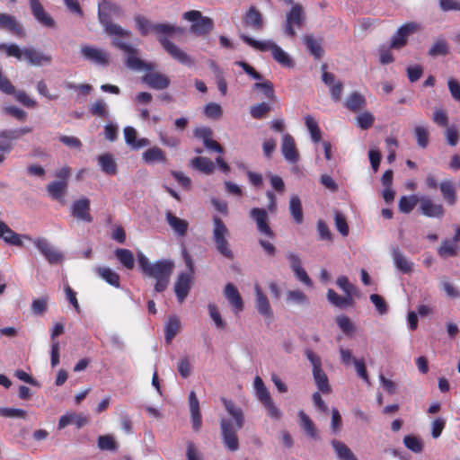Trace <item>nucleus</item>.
Wrapping results in <instances>:
<instances>
[{
    "mask_svg": "<svg viewBox=\"0 0 460 460\" xmlns=\"http://www.w3.org/2000/svg\"><path fill=\"white\" fill-rule=\"evenodd\" d=\"M112 44L128 55L126 66L128 68L136 71H149V73L142 76L143 83L155 90H164L169 87L171 84L170 78L164 74L152 72L156 67V65L140 59L138 57L139 50L117 39L113 40Z\"/></svg>",
    "mask_w": 460,
    "mask_h": 460,
    "instance_id": "nucleus-1",
    "label": "nucleus"
},
{
    "mask_svg": "<svg viewBox=\"0 0 460 460\" xmlns=\"http://www.w3.org/2000/svg\"><path fill=\"white\" fill-rule=\"evenodd\" d=\"M222 402L225 405L226 411L231 415L234 420V424L226 419H221L220 429L221 437L225 447L232 452L239 449V440L237 437V430L244 426V416L243 410L236 406L235 403L226 398H222Z\"/></svg>",
    "mask_w": 460,
    "mask_h": 460,
    "instance_id": "nucleus-2",
    "label": "nucleus"
},
{
    "mask_svg": "<svg viewBox=\"0 0 460 460\" xmlns=\"http://www.w3.org/2000/svg\"><path fill=\"white\" fill-rule=\"evenodd\" d=\"M137 262L142 271L156 280L155 292H163L167 288L170 277L174 269V263L170 260H161L151 263L141 252L137 253Z\"/></svg>",
    "mask_w": 460,
    "mask_h": 460,
    "instance_id": "nucleus-3",
    "label": "nucleus"
},
{
    "mask_svg": "<svg viewBox=\"0 0 460 460\" xmlns=\"http://www.w3.org/2000/svg\"><path fill=\"white\" fill-rule=\"evenodd\" d=\"M123 12L115 3L102 0L98 4V18L105 31L111 36L128 37L130 31L111 22V16L120 17Z\"/></svg>",
    "mask_w": 460,
    "mask_h": 460,
    "instance_id": "nucleus-4",
    "label": "nucleus"
},
{
    "mask_svg": "<svg viewBox=\"0 0 460 460\" xmlns=\"http://www.w3.org/2000/svg\"><path fill=\"white\" fill-rule=\"evenodd\" d=\"M239 37L244 43L248 44L250 47L255 49H258L262 52L270 51L274 60L280 64L281 66L286 67H292L294 66V62L292 58L289 57V55L287 52H285L279 46H278L274 41L256 40L243 33H241Z\"/></svg>",
    "mask_w": 460,
    "mask_h": 460,
    "instance_id": "nucleus-5",
    "label": "nucleus"
},
{
    "mask_svg": "<svg viewBox=\"0 0 460 460\" xmlns=\"http://www.w3.org/2000/svg\"><path fill=\"white\" fill-rule=\"evenodd\" d=\"M135 22L142 35L146 36L152 31L157 36L159 42L161 37L173 36L184 32V29L181 27L168 23H152L146 17L141 15H136Z\"/></svg>",
    "mask_w": 460,
    "mask_h": 460,
    "instance_id": "nucleus-6",
    "label": "nucleus"
},
{
    "mask_svg": "<svg viewBox=\"0 0 460 460\" xmlns=\"http://www.w3.org/2000/svg\"><path fill=\"white\" fill-rule=\"evenodd\" d=\"M229 236L230 232L223 220L218 217H214L212 239L215 243L216 250L226 259L233 260L234 255L230 248Z\"/></svg>",
    "mask_w": 460,
    "mask_h": 460,
    "instance_id": "nucleus-7",
    "label": "nucleus"
},
{
    "mask_svg": "<svg viewBox=\"0 0 460 460\" xmlns=\"http://www.w3.org/2000/svg\"><path fill=\"white\" fill-rule=\"evenodd\" d=\"M183 18L193 22L190 31L197 36L206 35L214 28L213 20L209 17L202 16V13L197 10L184 13Z\"/></svg>",
    "mask_w": 460,
    "mask_h": 460,
    "instance_id": "nucleus-8",
    "label": "nucleus"
},
{
    "mask_svg": "<svg viewBox=\"0 0 460 460\" xmlns=\"http://www.w3.org/2000/svg\"><path fill=\"white\" fill-rule=\"evenodd\" d=\"M305 13L300 4H295L286 14V21L283 25L284 33L289 37H295L296 32L294 27L302 28L305 22Z\"/></svg>",
    "mask_w": 460,
    "mask_h": 460,
    "instance_id": "nucleus-9",
    "label": "nucleus"
},
{
    "mask_svg": "<svg viewBox=\"0 0 460 460\" xmlns=\"http://www.w3.org/2000/svg\"><path fill=\"white\" fill-rule=\"evenodd\" d=\"M419 211L427 217L441 219L445 216V208L441 203H436L431 198L423 196L419 200Z\"/></svg>",
    "mask_w": 460,
    "mask_h": 460,
    "instance_id": "nucleus-10",
    "label": "nucleus"
},
{
    "mask_svg": "<svg viewBox=\"0 0 460 460\" xmlns=\"http://www.w3.org/2000/svg\"><path fill=\"white\" fill-rule=\"evenodd\" d=\"M419 30V25L416 22H408L397 30V31L393 35L390 41V48L394 49H400L403 46H405L408 42V37L411 34H413Z\"/></svg>",
    "mask_w": 460,
    "mask_h": 460,
    "instance_id": "nucleus-11",
    "label": "nucleus"
},
{
    "mask_svg": "<svg viewBox=\"0 0 460 460\" xmlns=\"http://www.w3.org/2000/svg\"><path fill=\"white\" fill-rule=\"evenodd\" d=\"M160 44L173 59L177 60L182 65L190 66L194 64V59L176 44L170 41L167 39V36L160 38Z\"/></svg>",
    "mask_w": 460,
    "mask_h": 460,
    "instance_id": "nucleus-12",
    "label": "nucleus"
},
{
    "mask_svg": "<svg viewBox=\"0 0 460 460\" xmlns=\"http://www.w3.org/2000/svg\"><path fill=\"white\" fill-rule=\"evenodd\" d=\"M40 253L46 258L50 264L60 263L64 256L63 254L56 250L49 242L45 238H37L31 240Z\"/></svg>",
    "mask_w": 460,
    "mask_h": 460,
    "instance_id": "nucleus-13",
    "label": "nucleus"
},
{
    "mask_svg": "<svg viewBox=\"0 0 460 460\" xmlns=\"http://www.w3.org/2000/svg\"><path fill=\"white\" fill-rule=\"evenodd\" d=\"M193 283V277L190 273L180 272L174 283V293L179 303H182L188 296Z\"/></svg>",
    "mask_w": 460,
    "mask_h": 460,
    "instance_id": "nucleus-14",
    "label": "nucleus"
},
{
    "mask_svg": "<svg viewBox=\"0 0 460 460\" xmlns=\"http://www.w3.org/2000/svg\"><path fill=\"white\" fill-rule=\"evenodd\" d=\"M250 217L256 222L257 229L270 238L274 237V233L269 226V216L264 208H254L250 211Z\"/></svg>",
    "mask_w": 460,
    "mask_h": 460,
    "instance_id": "nucleus-15",
    "label": "nucleus"
},
{
    "mask_svg": "<svg viewBox=\"0 0 460 460\" xmlns=\"http://www.w3.org/2000/svg\"><path fill=\"white\" fill-rule=\"evenodd\" d=\"M29 4L32 15L40 24L48 28H56L55 20L45 11L40 0H29Z\"/></svg>",
    "mask_w": 460,
    "mask_h": 460,
    "instance_id": "nucleus-16",
    "label": "nucleus"
},
{
    "mask_svg": "<svg viewBox=\"0 0 460 460\" xmlns=\"http://www.w3.org/2000/svg\"><path fill=\"white\" fill-rule=\"evenodd\" d=\"M81 53L85 59L95 64L101 66H107L109 64L110 56L105 50L92 46H83L81 48Z\"/></svg>",
    "mask_w": 460,
    "mask_h": 460,
    "instance_id": "nucleus-17",
    "label": "nucleus"
},
{
    "mask_svg": "<svg viewBox=\"0 0 460 460\" xmlns=\"http://www.w3.org/2000/svg\"><path fill=\"white\" fill-rule=\"evenodd\" d=\"M0 29H6L21 38L25 36V30L22 23L14 16L5 13H0Z\"/></svg>",
    "mask_w": 460,
    "mask_h": 460,
    "instance_id": "nucleus-18",
    "label": "nucleus"
},
{
    "mask_svg": "<svg viewBox=\"0 0 460 460\" xmlns=\"http://www.w3.org/2000/svg\"><path fill=\"white\" fill-rule=\"evenodd\" d=\"M255 307L258 313L268 319H271L273 316V311L270 307V301L266 295L262 292L261 287L259 285H255Z\"/></svg>",
    "mask_w": 460,
    "mask_h": 460,
    "instance_id": "nucleus-19",
    "label": "nucleus"
},
{
    "mask_svg": "<svg viewBox=\"0 0 460 460\" xmlns=\"http://www.w3.org/2000/svg\"><path fill=\"white\" fill-rule=\"evenodd\" d=\"M22 238L31 240L29 235H21L13 231L4 222L0 221V239H3L7 244L14 246H22Z\"/></svg>",
    "mask_w": 460,
    "mask_h": 460,
    "instance_id": "nucleus-20",
    "label": "nucleus"
},
{
    "mask_svg": "<svg viewBox=\"0 0 460 460\" xmlns=\"http://www.w3.org/2000/svg\"><path fill=\"white\" fill-rule=\"evenodd\" d=\"M90 200L87 198H83L74 202L72 206V215L78 220L91 223L93 217L90 215Z\"/></svg>",
    "mask_w": 460,
    "mask_h": 460,
    "instance_id": "nucleus-21",
    "label": "nucleus"
},
{
    "mask_svg": "<svg viewBox=\"0 0 460 460\" xmlns=\"http://www.w3.org/2000/svg\"><path fill=\"white\" fill-rule=\"evenodd\" d=\"M281 151L285 159L290 163H296L299 157L296 143L292 136L285 134L282 137Z\"/></svg>",
    "mask_w": 460,
    "mask_h": 460,
    "instance_id": "nucleus-22",
    "label": "nucleus"
},
{
    "mask_svg": "<svg viewBox=\"0 0 460 460\" xmlns=\"http://www.w3.org/2000/svg\"><path fill=\"white\" fill-rule=\"evenodd\" d=\"M23 58L31 66H40L43 64H50L52 58L50 56L44 54L34 48H27L23 49Z\"/></svg>",
    "mask_w": 460,
    "mask_h": 460,
    "instance_id": "nucleus-23",
    "label": "nucleus"
},
{
    "mask_svg": "<svg viewBox=\"0 0 460 460\" xmlns=\"http://www.w3.org/2000/svg\"><path fill=\"white\" fill-rule=\"evenodd\" d=\"M303 42L310 55L315 59H321L323 57L324 49L322 47L323 40L321 38L316 39L312 34H306L303 36Z\"/></svg>",
    "mask_w": 460,
    "mask_h": 460,
    "instance_id": "nucleus-24",
    "label": "nucleus"
},
{
    "mask_svg": "<svg viewBox=\"0 0 460 460\" xmlns=\"http://www.w3.org/2000/svg\"><path fill=\"white\" fill-rule=\"evenodd\" d=\"M392 256L396 269L402 273L409 274L412 271L413 263L406 258L398 246L393 247Z\"/></svg>",
    "mask_w": 460,
    "mask_h": 460,
    "instance_id": "nucleus-25",
    "label": "nucleus"
},
{
    "mask_svg": "<svg viewBox=\"0 0 460 460\" xmlns=\"http://www.w3.org/2000/svg\"><path fill=\"white\" fill-rule=\"evenodd\" d=\"M366 104L367 101L365 96L358 92L350 93L344 102V107L352 112L361 111Z\"/></svg>",
    "mask_w": 460,
    "mask_h": 460,
    "instance_id": "nucleus-26",
    "label": "nucleus"
},
{
    "mask_svg": "<svg viewBox=\"0 0 460 460\" xmlns=\"http://www.w3.org/2000/svg\"><path fill=\"white\" fill-rule=\"evenodd\" d=\"M88 420L83 414L68 413L60 417L58 421V429H62L69 424H75L78 429L87 424Z\"/></svg>",
    "mask_w": 460,
    "mask_h": 460,
    "instance_id": "nucleus-27",
    "label": "nucleus"
},
{
    "mask_svg": "<svg viewBox=\"0 0 460 460\" xmlns=\"http://www.w3.org/2000/svg\"><path fill=\"white\" fill-rule=\"evenodd\" d=\"M224 295L226 298L238 312L243 309V299L234 284H226V286L225 287Z\"/></svg>",
    "mask_w": 460,
    "mask_h": 460,
    "instance_id": "nucleus-28",
    "label": "nucleus"
},
{
    "mask_svg": "<svg viewBox=\"0 0 460 460\" xmlns=\"http://www.w3.org/2000/svg\"><path fill=\"white\" fill-rule=\"evenodd\" d=\"M243 22L256 31L261 30L263 25L261 13L254 6L249 8L243 17Z\"/></svg>",
    "mask_w": 460,
    "mask_h": 460,
    "instance_id": "nucleus-29",
    "label": "nucleus"
},
{
    "mask_svg": "<svg viewBox=\"0 0 460 460\" xmlns=\"http://www.w3.org/2000/svg\"><path fill=\"white\" fill-rule=\"evenodd\" d=\"M142 158L146 164H164L167 161L164 152L158 146H154L145 151L142 155Z\"/></svg>",
    "mask_w": 460,
    "mask_h": 460,
    "instance_id": "nucleus-30",
    "label": "nucleus"
},
{
    "mask_svg": "<svg viewBox=\"0 0 460 460\" xmlns=\"http://www.w3.org/2000/svg\"><path fill=\"white\" fill-rule=\"evenodd\" d=\"M327 299L331 304L339 308L352 306L354 304L352 297L347 295L346 296H341L331 288L327 292Z\"/></svg>",
    "mask_w": 460,
    "mask_h": 460,
    "instance_id": "nucleus-31",
    "label": "nucleus"
},
{
    "mask_svg": "<svg viewBox=\"0 0 460 460\" xmlns=\"http://www.w3.org/2000/svg\"><path fill=\"white\" fill-rule=\"evenodd\" d=\"M166 221L168 225L179 234L185 235L188 230V222L172 215L170 211L166 213Z\"/></svg>",
    "mask_w": 460,
    "mask_h": 460,
    "instance_id": "nucleus-32",
    "label": "nucleus"
},
{
    "mask_svg": "<svg viewBox=\"0 0 460 460\" xmlns=\"http://www.w3.org/2000/svg\"><path fill=\"white\" fill-rule=\"evenodd\" d=\"M439 189L442 193L443 199L447 201V203L450 206L455 205L457 197L453 182L449 180L443 181L439 184Z\"/></svg>",
    "mask_w": 460,
    "mask_h": 460,
    "instance_id": "nucleus-33",
    "label": "nucleus"
},
{
    "mask_svg": "<svg viewBox=\"0 0 460 460\" xmlns=\"http://www.w3.org/2000/svg\"><path fill=\"white\" fill-rule=\"evenodd\" d=\"M332 446L340 460H358L357 456L343 442L333 439Z\"/></svg>",
    "mask_w": 460,
    "mask_h": 460,
    "instance_id": "nucleus-34",
    "label": "nucleus"
},
{
    "mask_svg": "<svg viewBox=\"0 0 460 460\" xmlns=\"http://www.w3.org/2000/svg\"><path fill=\"white\" fill-rule=\"evenodd\" d=\"M98 161L102 172L111 175L117 173V164L111 154L107 153L101 155L98 157Z\"/></svg>",
    "mask_w": 460,
    "mask_h": 460,
    "instance_id": "nucleus-35",
    "label": "nucleus"
},
{
    "mask_svg": "<svg viewBox=\"0 0 460 460\" xmlns=\"http://www.w3.org/2000/svg\"><path fill=\"white\" fill-rule=\"evenodd\" d=\"M190 164L196 170L207 174H211L215 171V164L208 158L204 156H197L190 161Z\"/></svg>",
    "mask_w": 460,
    "mask_h": 460,
    "instance_id": "nucleus-36",
    "label": "nucleus"
},
{
    "mask_svg": "<svg viewBox=\"0 0 460 460\" xmlns=\"http://www.w3.org/2000/svg\"><path fill=\"white\" fill-rule=\"evenodd\" d=\"M115 256L119 262L128 270H132L135 266L134 254L130 250L118 248L115 250Z\"/></svg>",
    "mask_w": 460,
    "mask_h": 460,
    "instance_id": "nucleus-37",
    "label": "nucleus"
},
{
    "mask_svg": "<svg viewBox=\"0 0 460 460\" xmlns=\"http://www.w3.org/2000/svg\"><path fill=\"white\" fill-rule=\"evenodd\" d=\"M67 189L66 181H52L47 186V190L51 198L61 200Z\"/></svg>",
    "mask_w": 460,
    "mask_h": 460,
    "instance_id": "nucleus-38",
    "label": "nucleus"
},
{
    "mask_svg": "<svg viewBox=\"0 0 460 460\" xmlns=\"http://www.w3.org/2000/svg\"><path fill=\"white\" fill-rule=\"evenodd\" d=\"M289 211L296 224L303 222L304 215L302 203L298 196L294 195L289 200Z\"/></svg>",
    "mask_w": 460,
    "mask_h": 460,
    "instance_id": "nucleus-39",
    "label": "nucleus"
},
{
    "mask_svg": "<svg viewBox=\"0 0 460 460\" xmlns=\"http://www.w3.org/2000/svg\"><path fill=\"white\" fill-rule=\"evenodd\" d=\"M313 375L318 389L323 394H329L331 392V386L329 385L328 377L322 367L313 369Z\"/></svg>",
    "mask_w": 460,
    "mask_h": 460,
    "instance_id": "nucleus-40",
    "label": "nucleus"
},
{
    "mask_svg": "<svg viewBox=\"0 0 460 460\" xmlns=\"http://www.w3.org/2000/svg\"><path fill=\"white\" fill-rule=\"evenodd\" d=\"M449 53V46L445 39H438L428 51L432 58L447 56Z\"/></svg>",
    "mask_w": 460,
    "mask_h": 460,
    "instance_id": "nucleus-41",
    "label": "nucleus"
},
{
    "mask_svg": "<svg viewBox=\"0 0 460 460\" xmlns=\"http://www.w3.org/2000/svg\"><path fill=\"white\" fill-rule=\"evenodd\" d=\"M300 419V425L302 429L306 432V434L314 439L318 438L317 431L315 426L312 420L306 415L304 411H299L298 413Z\"/></svg>",
    "mask_w": 460,
    "mask_h": 460,
    "instance_id": "nucleus-42",
    "label": "nucleus"
},
{
    "mask_svg": "<svg viewBox=\"0 0 460 460\" xmlns=\"http://www.w3.org/2000/svg\"><path fill=\"white\" fill-rule=\"evenodd\" d=\"M97 273L110 285L116 288L119 287V276L115 271L107 267L97 268Z\"/></svg>",
    "mask_w": 460,
    "mask_h": 460,
    "instance_id": "nucleus-43",
    "label": "nucleus"
},
{
    "mask_svg": "<svg viewBox=\"0 0 460 460\" xmlns=\"http://www.w3.org/2000/svg\"><path fill=\"white\" fill-rule=\"evenodd\" d=\"M210 69L215 75V79L219 92L222 95H226L227 93V84L224 78L223 70L214 61L210 62Z\"/></svg>",
    "mask_w": 460,
    "mask_h": 460,
    "instance_id": "nucleus-44",
    "label": "nucleus"
},
{
    "mask_svg": "<svg viewBox=\"0 0 460 460\" xmlns=\"http://www.w3.org/2000/svg\"><path fill=\"white\" fill-rule=\"evenodd\" d=\"M405 447L413 453L419 454L424 448L423 440L414 435H407L403 438Z\"/></svg>",
    "mask_w": 460,
    "mask_h": 460,
    "instance_id": "nucleus-45",
    "label": "nucleus"
},
{
    "mask_svg": "<svg viewBox=\"0 0 460 460\" xmlns=\"http://www.w3.org/2000/svg\"><path fill=\"white\" fill-rule=\"evenodd\" d=\"M420 199L415 195L411 196H402L399 199L398 208L399 210L404 214H409L415 208L417 203H419Z\"/></svg>",
    "mask_w": 460,
    "mask_h": 460,
    "instance_id": "nucleus-46",
    "label": "nucleus"
},
{
    "mask_svg": "<svg viewBox=\"0 0 460 460\" xmlns=\"http://www.w3.org/2000/svg\"><path fill=\"white\" fill-rule=\"evenodd\" d=\"M181 323L176 317H171L164 327L165 341L170 343L177 335L180 330Z\"/></svg>",
    "mask_w": 460,
    "mask_h": 460,
    "instance_id": "nucleus-47",
    "label": "nucleus"
},
{
    "mask_svg": "<svg viewBox=\"0 0 460 460\" xmlns=\"http://www.w3.org/2000/svg\"><path fill=\"white\" fill-rule=\"evenodd\" d=\"M457 252V245L455 242L444 240L438 249V253L442 258L455 256Z\"/></svg>",
    "mask_w": 460,
    "mask_h": 460,
    "instance_id": "nucleus-48",
    "label": "nucleus"
},
{
    "mask_svg": "<svg viewBox=\"0 0 460 460\" xmlns=\"http://www.w3.org/2000/svg\"><path fill=\"white\" fill-rule=\"evenodd\" d=\"M305 126L310 132L312 140L319 142L321 140V130L315 119L311 115L305 117Z\"/></svg>",
    "mask_w": 460,
    "mask_h": 460,
    "instance_id": "nucleus-49",
    "label": "nucleus"
},
{
    "mask_svg": "<svg viewBox=\"0 0 460 460\" xmlns=\"http://www.w3.org/2000/svg\"><path fill=\"white\" fill-rule=\"evenodd\" d=\"M414 136L417 140V144L420 148H426L429 145V132L424 126H417L414 128Z\"/></svg>",
    "mask_w": 460,
    "mask_h": 460,
    "instance_id": "nucleus-50",
    "label": "nucleus"
},
{
    "mask_svg": "<svg viewBox=\"0 0 460 460\" xmlns=\"http://www.w3.org/2000/svg\"><path fill=\"white\" fill-rule=\"evenodd\" d=\"M98 447L101 450L116 451L118 444L111 435H103L98 438Z\"/></svg>",
    "mask_w": 460,
    "mask_h": 460,
    "instance_id": "nucleus-51",
    "label": "nucleus"
},
{
    "mask_svg": "<svg viewBox=\"0 0 460 460\" xmlns=\"http://www.w3.org/2000/svg\"><path fill=\"white\" fill-rule=\"evenodd\" d=\"M254 388L256 390L257 397L261 402L271 398L269 390L260 376H256L254 378Z\"/></svg>",
    "mask_w": 460,
    "mask_h": 460,
    "instance_id": "nucleus-52",
    "label": "nucleus"
},
{
    "mask_svg": "<svg viewBox=\"0 0 460 460\" xmlns=\"http://www.w3.org/2000/svg\"><path fill=\"white\" fill-rule=\"evenodd\" d=\"M253 88L261 90L266 98L274 100L276 98L274 93V86L270 81L258 82L253 84Z\"/></svg>",
    "mask_w": 460,
    "mask_h": 460,
    "instance_id": "nucleus-53",
    "label": "nucleus"
},
{
    "mask_svg": "<svg viewBox=\"0 0 460 460\" xmlns=\"http://www.w3.org/2000/svg\"><path fill=\"white\" fill-rule=\"evenodd\" d=\"M0 416L4 418L26 419L27 411L18 408L0 407Z\"/></svg>",
    "mask_w": 460,
    "mask_h": 460,
    "instance_id": "nucleus-54",
    "label": "nucleus"
},
{
    "mask_svg": "<svg viewBox=\"0 0 460 460\" xmlns=\"http://www.w3.org/2000/svg\"><path fill=\"white\" fill-rule=\"evenodd\" d=\"M334 223L336 229L341 233L342 236L349 234V226L343 214L338 210L334 213Z\"/></svg>",
    "mask_w": 460,
    "mask_h": 460,
    "instance_id": "nucleus-55",
    "label": "nucleus"
},
{
    "mask_svg": "<svg viewBox=\"0 0 460 460\" xmlns=\"http://www.w3.org/2000/svg\"><path fill=\"white\" fill-rule=\"evenodd\" d=\"M270 111V106L266 102L256 104L251 108L250 113L253 119H260Z\"/></svg>",
    "mask_w": 460,
    "mask_h": 460,
    "instance_id": "nucleus-56",
    "label": "nucleus"
},
{
    "mask_svg": "<svg viewBox=\"0 0 460 460\" xmlns=\"http://www.w3.org/2000/svg\"><path fill=\"white\" fill-rule=\"evenodd\" d=\"M375 118L369 111H364L357 117V122L361 129H367L372 127Z\"/></svg>",
    "mask_w": 460,
    "mask_h": 460,
    "instance_id": "nucleus-57",
    "label": "nucleus"
},
{
    "mask_svg": "<svg viewBox=\"0 0 460 460\" xmlns=\"http://www.w3.org/2000/svg\"><path fill=\"white\" fill-rule=\"evenodd\" d=\"M336 284L350 297L357 292L355 286L349 283L348 278L345 276L339 277L336 280Z\"/></svg>",
    "mask_w": 460,
    "mask_h": 460,
    "instance_id": "nucleus-58",
    "label": "nucleus"
},
{
    "mask_svg": "<svg viewBox=\"0 0 460 460\" xmlns=\"http://www.w3.org/2000/svg\"><path fill=\"white\" fill-rule=\"evenodd\" d=\"M208 308L209 315L212 318V320L214 321L217 328L221 329V330L225 329L226 326V323L221 318L220 313H219L217 305L214 304H209Z\"/></svg>",
    "mask_w": 460,
    "mask_h": 460,
    "instance_id": "nucleus-59",
    "label": "nucleus"
},
{
    "mask_svg": "<svg viewBox=\"0 0 460 460\" xmlns=\"http://www.w3.org/2000/svg\"><path fill=\"white\" fill-rule=\"evenodd\" d=\"M0 49H4L8 57H13L21 59L23 57V49H21L18 45L13 44H0Z\"/></svg>",
    "mask_w": 460,
    "mask_h": 460,
    "instance_id": "nucleus-60",
    "label": "nucleus"
},
{
    "mask_svg": "<svg viewBox=\"0 0 460 460\" xmlns=\"http://www.w3.org/2000/svg\"><path fill=\"white\" fill-rule=\"evenodd\" d=\"M287 299L299 305H305L308 299L306 295L301 290H289L287 292Z\"/></svg>",
    "mask_w": 460,
    "mask_h": 460,
    "instance_id": "nucleus-61",
    "label": "nucleus"
},
{
    "mask_svg": "<svg viewBox=\"0 0 460 460\" xmlns=\"http://www.w3.org/2000/svg\"><path fill=\"white\" fill-rule=\"evenodd\" d=\"M204 113L210 119H218L222 116L223 111L219 104L210 102L205 106Z\"/></svg>",
    "mask_w": 460,
    "mask_h": 460,
    "instance_id": "nucleus-62",
    "label": "nucleus"
},
{
    "mask_svg": "<svg viewBox=\"0 0 460 460\" xmlns=\"http://www.w3.org/2000/svg\"><path fill=\"white\" fill-rule=\"evenodd\" d=\"M49 297L47 296L32 301L31 309L35 314H42L47 311Z\"/></svg>",
    "mask_w": 460,
    "mask_h": 460,
    "instance_id": "nucleus-63",
    "label": "nucleus"
},
{
    "mask_svg": "<svg viewBox=\"0 0 460 460\" xmlns=\"http://www.w3.org/2000/svg\"><path fill=\"white\" fill-rule=\"evenodd\" d=\"M261 403L267 409L268 414L270 418L275 419V420H279L281 418L282 412L275 405V403L271 398L262 402Z\"/></svg>",
    "mask_w": 460,
    "mask_h": 460,
    "instance_id": "nucleus-64",
    "label": "nucleus"
}]
</instances>
